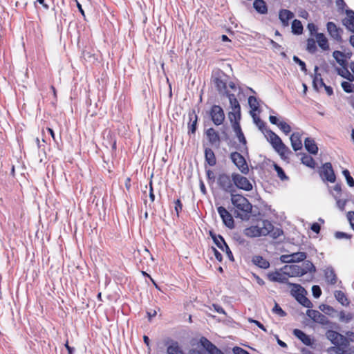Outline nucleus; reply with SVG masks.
I'll return each instance as SVG.
<instances>
[{
	"instance_id": "10",
	"label": "nucleus",
	"mask_w": 354,
	"mask_h": 354,
	"mask_svg": "<svg viewBox=\"0 0 354 354\" xmlns=\"http://www.w3.org/2000/svg\"><path fill=\"white\" fill-rule=\"evenodd\" d=\"M232 178L235 188L237 187L245 191H251L252 189V185L246 177L234 173L232 175Z\"/></svg>"
},
{
	"instance_id": "30",
	"label": "nucleus",
	"mask_w": 354,
	"mask_h": 354,
	"mask_svg": "<svg viewBox=\"0 0 354 354\" xmlns=\"http://www.w3.org/2000/svg\"><path fill=\"white\" fill-rule=\"evenodd\" d=\"M226 97L228 98L230 102V105L232 111H236V114L238 116L240 115V111H241V106L237 100L236 96L233 93H227Z\"/></svg>"
},
{
	"instance_id": "62",
	"label": "nucleus",
	"mask_w": 354,
	"mask_h": 354,
	"mask_svg": "<svg viewBox=\"0 0 354 354\" xmlns=\"http://www.w3.org/2000/svg\"><path fill=\"white\" fill-rule=\"evenodd\" d=\"M232 351L234 354H250L248 351L239 346H234Z\"/></svg>"
},
{
	"instance_id": "37",
	"label": "nucleus",
	"mask_w": 354,
	"mask_h": 354,
	"mask_svg": "<svg viewBox=\"0 0 354 354\" xmlns=\"http://www.w3.org/2000/svg\"><path fill=\"white\" fill-rule=\"evenodd\" d=\"M316 39L318 46L324 50L329 49V45L327 38L323 33H317Z\"/></svg>"
},
{
	"instance_id": "16",
	"label": "nucleus",
	"mask_w": 354,
	"mask_h": 354,
	"mask_svg": "<svg viewBox=\"0 0 354 354\" xmlns=\"http://www.w3.org/2000/svg\"><path fill=\"white\" fill-rule=\"evenodd\" d=\"M327 30L330 36L338 42L342 41V30L338 28L336 24L332 21H329L326 24Z\"/></svg>"
},
{
	"instance_id": "57",
	"label": "nucleus",
	"mask_w": 354,
	"mask_h": 354,
	"mask_svg": "<svg viewBox=\"0 0 354 354\" xmlns=\"http://www.w3.org/2000/svg\"><path fill=\"white\" fill-rule=\"evenodd\" d=\"M283 274H281L279 271L276 270L274 272L268 273L267 276H268V279L270 281L275 282V281L274 280L273 278H275V279L281 278L283 277Z\"/></svg>"
},
{
	"instance_id": "32",
	"label": "nucleus",
	"mask_w": 354,
	"mask_h": 354,
	"mask_svg": "<svg viewBox=\"0 0 354 354\" xmlns=\"http://www.w3.org/2000/svg\"><path fill=\"white\" fill-rule=\"evenodd\" d=\"M332 195L334 199L336 201L337 207L339 209V210L344 211L346 203L348 201V194L347 195H343L342 196H340L332 192Z\"/></svg>"
},
{
	"instance_id": "4",
	"label": "nucleus",
	"mask_w": 354,
	"mask_h": 354,
	"mask_svg": "<svg viewBox=\"0 0 354 354\" xmlns=\"http://www.w3.org/2000/svg\"><path fill=\"white\" fill-rule=\"evenodd\" d=\"M217 184L219 187L226 193L230 194L231 196L236 192V188L232 178L230 176L223 173L220 174L217 178Z\"/></svg>"
},
{
	"instance_id": "29",
	"label": "nucleus",
	"mask_w": 354,
	"mask_h": 354,
	"mask_svg": "<svg viewBox=\"0 0 354 354\" xmlns=\"http://www.w3.org/2000/svg\"><path fill=\"white\" fill-rule=\"evenodd\" d=\"M288 286L292 287L290 290V294L296 300L299 299L301 295L306 293V290L297 283H288Z\"/></svg>"
},
{
	"instance_id": "45",
	"label": "nucleus",
	"mask_w": 354,
	"mask_h": 354,
	"mask_svg": "<svg viewBox=\"0 0 354 354\" xmlns=\"http://www.w3.org/2000/svg\"><path fill=\"white\" fill-rule=\"evenodd\" d=\"M291 255L292 258V263L301 262L304 261L306 258V253L304 252H295L291 254Z\"/></svg>"
},
{
	"instance_id": "36",
	"label": "nucleus",
	"mask_w": 354,
	"mask_h": 354,
	"mask_svg": "<svg viewBox=\"0 0 354 354\" xmlns=\"http://www.w3.org/2000/svg\"><path fill=\"white\" fill-rule=\"evenodd\" d=\"M334 296L336 300L342 306H348L350 304V301H348L346 294L342 290H335Z\"/></svg>"
},
{
	"instance_id": "60",
	"label": "nucleus",
	"mask_w": 354,
	"mask_h": 354,
	"mask_svg": "<svg viewBox=\"0 0 354 354\" xmlns=\"http://www.w3.org/2000/svg\"><path fill=\"white\" fill-rule=\"evenodd\" d=\"M343 52L342 51H339V50H335L333 53V57H334V59L336 60V62H337V59L339 61V60H343L345 62L346 64H348V61L346 60V59H343Z\"/></svg>"
},
{
	"instance_id": "54",
	"label": "nucleus",
	"mask_w": 354,
	"mask_h": 354,
	"mask_svg": "<svg viewBox=\"0 0 354 354\" xmlns=\"http://www.w3.org/2000/svg\"><path fill=\"white\" fill-rule=\"evenodd\" d=\"M319 308L320 310H322V312H324V313H326L327 315H331V313H333L335 311V309L332 306L327 305V304H321L319 306Z\"/></svg>"
},
{
	"instance_id": "53",
	"label": "nucleus",
	"mask_w": 354,
	"mask_h": 354,
	"mask_svg": "<svg viewBox=\"0 0 354 354\" xmlns=\"http://www.w3.org/2000/svg\"><path fill=\"white\" fill-rule=\"evenodd\" d=\"M333 192L335 194H337L338 196H342L343 195H347L348 193L347 191L343 192L342 189L341 184L337 183L330 190V193Z\"/></svg>"
},
{
	"instance_id": "50",
	"label": "nucleus",
	"mask_w": 354,
	"mask_h": 354,
	"mask_svg": "<svg viewBox=\"0 0 354 354\" xmlns=\"http://www.w3.org/2000/svg\"><path fill=\"white\" fill-rule=\"evenodd\" d=\"M342 174L345 178L348 185L351 187H354V179L351 176L350 171L347 169H345L342 171Z\"/></svg>"
},
{
	"instance_id": "19",
	"label": "nucleus",
	"mask_w": 354,
	"mask_h": 354,
	"mask_svg": "<svg viewBox=\"0 0 354 354\" xmlns=\"http://www.w3.org/2000/svg\"><path fill=\"white\" fill-rule=\"evenodd\" d=\"M167 354H185L177 341L169 339L165 342Z\"/></svg>"
},
{
	"instance_id": "52",
	"label": "nucleus",
	"mask_w": 354,
	"mask_h": 354,
	"mask_svg": "<svg viewBox=\"0 0 354 354\" xmlns=\"http://www.w3.org/2000/svg\"><path fill=\"white\" fill-rule=\"evenodd\" d=\"M292 60L294 61L295 63H296L297 64H298L300 66L301 71H302L303 72L306 73V72H307L306 65V63L303 60H301L297 55L293 56Z\"/></svg>"
},
{
	"instance_id": "9",
	"label": "nucleus",
	"mask_w": 354,
	"mask_h": 354,
	"mask_svg": "<svg viewBox=\"0 0 354 354\" xmlns=\"http://www.w3.org/2000/svg\"><path fill=\"white\" fill-rule=\"evenodd\" d=\"M209 115L216 126L222 124L225 120L224 111L219 105H212L209 111Z\"/></svg>"
},
{
	"instance_id": "11",
	"label": "nucleus",
	"mask_w": 354,
	"mask_h": 354,
	"mask_svg": "<svg viewBox=\"0 0 354 354\" xmlns=\"http://www.w3.org/2000/svg\"><path fill=\"white\" fill-rule=\"evenodd\" d=\"M319 174L324 180H327L330 183L335 182L336 176L330 162L323 164L319 170Z\"/></svg>"
},
{
	"instance_id": "3",
	"label": "nucleus",
	"mask_w": 354,
	"mask_h": 354,
	"mask_svg": "<svg viewBox=\"0 0 354 354\" xmlns=\"http://www.w3.org/2000/svg\"><path fill=\"white\" fill-rule=\"evenodd\" d=\"M271 222L268 220L262 221V226H250L243 230V234L250 238L259 237L261 236H267L270 230H268L271 227Z\"/></svg>"
},
{
	"instance_id": "61",
	"label": "nucleus",
	"mask_w": 354,
	"mask_h": 354,
	"mask_svg": "<svg viewBox=\"0 0 354 354\" xmlns=\"http://www.w3.org/2000/svg\"><path fill=\"white\" fill-rule=\"evenodd\" d=\"M339 319L341 321L348 323L352 319V315L351 313L346 315L344 311H341L339 313Z\"/></svg>"
},
{
	"instance_id": "20",
	"label": "nucleus",
	"mask_w": 354,
	"mask_h": 354,
	"mask_svg": "<svg viewBox=\"0 0 354 354\" xmlns=\"http://www.w3.org/2000/svg\"><path fill=\"white\" fill-rule=\"evenodd\" d=\"M213 83L221 95L226 96L230 92L227 90V81L223 80L221 77H215L213 80Z\"/></svg>"
},
{
	"instance_id": "48",
	"label": "nucleus",
	"mask_w": 354,
	"mask_h": 354,
	"mask_svg": "<svg viewBox=\"0 0 354 354\" xmlns=\"http://www.w3.org/2000/svg\"><path fill=\"white\" fill-rule=\"evenodd\" d=\"M352 82H353L349 81H344L342 82L341 86L344 92L347 93H354V84H353Z\"/></svg>"
},
{
	"instance_id": "8",
	"label": "nucleus",
	"mask_w": 354,
	"mask_h": 354,
	"mask_svg": "<svg viewBox=\"0 0 354 354\" xmlns=\"http://www.w3.org/2000/svg\"><path fill=\"white\" fill-rule=\"evenodd\" d=\"M230 158L232 162L236 165V167L240 170L243 174H248L249 172V168L248 163L241 153L238 151H234L230 153Z\"/></svg>"
},
{
	"instance_id": "56",
	"label": "nucleus",
	"mask_w": 354,
	"mask_h": 354,
	"mask_svg": "<svg viewBox=\"0 0 354 354\" xmlns=\"http://www.w3.org/2000/svg\"><path fill=\"white\" fill-rule=\"evenodd\" d=\"M174 204H175L174 209H175V212L176 214V216L179 217L180 213L183 210V203H182L180 199H177L174 201Z\"/></svg>"
},
{
	"instance_id": "33",
	"label": "nucleus",
	"mask_w": 354,
	"mask_h": 354,
	"mask_svg": "<svg viewBox=\"0 0 354 354\" xmlns=\"http://www.w3.org/2000/svg\"><path fill=\"white\" fill-rule=\"evenodd\" d=\"M205 160L209 166H214L216 164V158L213 150L209 147L205 149Z\"/></svg>"
},
{
	"instance_id": "13",
	"label": "nucleus",
	"mask_w": 354,
	"mask_h": 354,
	"mask_svg": "<svg viewBox=\"0 0 354 354\" xmlns=\"http://www.w3.org/2000/svg\"><path fill=\"white\" fill-rule=\"evenodd\" d=\"M326 336L334 344V346L338 344L345 345L347 343L346 337L333 330H328Z\"/></svg>"
},
{
	"instance_id": "6",
	"label": "nucleus",
	"mask_w": 354,
	"mask_h": 354,
	"mask_svg": "<svg viewBox=\"0 0 354 354\" xmlns=\"http://www.w3.org/2000/svg\"><path fill=\"white\" fill-rule=\"evenodd\" d=\"M232 127L240 142V145L236 147V149L241 153H248L247 140L241 129L240 123H238V122H233Z\"/></svg>"
},
{
	"instance_id": "22",
	"label": "nucleus",
	"mask_w": 354,
	"mask_h": 354,
	"mask_svg": "<svg viewBox=\"0 0 354 354\" xmlns=\"http://www.w3.org/2000/svg\"><path fill=\"white\" fill-rule=\"evenodd\" d=\"M189 122L188 124V133L195 134L197 129L198 116L194 109L189 112Z\"/></svg>"
},
{
	"instance_id": "44",
	"label": "nucleus",
	"mask_w": 354,
	"mask_h": 354,
	"mask_svg": "<svg viewBox=\"0 0 354 354\" xmlns=\"http://www.w3.org/2000/svg\"><path fill=\"white\" fill-rule=\"evenodd\" d=\"M252 116L259 130H261L266 135V129H268L266 122H264L259 118H257L255 113H252Z\"/></svg>"
},
{
	"instance_id": "43",
	"label": "nucleus",
	"mask_w": 354,
	"mask_h": 354,
	"mask_svg": "<svg viewBox=\"0 0 354 354\" xmlns=\"http://www.w3.org/2000/svg\"><path fill=\"white\" fill-rule=\"evenodd\" d=\"M273 167H274V170L277 173L278 177L281 180L284 181V180H288L289 179L288 176L286 174L284 170L283 169V168L281 167H280L279 165H277V163H274V162L273 164Z\"/></svg>"
},
{
	"instance_id": "64",
	"label": "nucleus",
	"mask_w": 354,
	"mask_h": 354,
	"mask_svg": "<svg viewBox=\"0 0 354 354\" xmlns=\"http://www.w3.org/2000/svg\"><path fill=\"white\" fill-rule=\"evenodd\" d=\"M292 255L291 254H283L280 257V260L282 263H292Z\"/></svg>"
},
{
	"instance_id": "2",
	"label": "nucleus",
	"mask_w": 354,
	"mask_h": 354,
	"mask_svg": "<svg viewBox=\"0 0 354 354\" xmlns=\"http://www.w3.org/2000/svg\"><path fill=\"white\" fill-rule=\"evenodd\" d=\"M265 136L282 159H286L287 156L292 153L290 149L282 142L280 137L271 129H266Z\"/></svg>"
},
{
	"instance_id": "51",
	"label": "nucleus",
	"mask_w": 354,
	"mask_h": 354,
	"mask_svg": "<svg viewBox=\"0 0 354 354\" xmlns=\"http://www.w3.org/2000/svg\"><path fill=\"white\" fill-rule=\"evenodd\" d=\"M228 118H229V120H230V122L232 123V124H233V122H238V123H240V120L241 118V113L240 112V115L238 116V115L236 114V111H230L228 113Z\"/></svg>"
},
{
	"instance_id": "14",
	"label": "nucleus",
	"mask_w": 354,
	"mask_h": 354,
	"mask_svg": "<svg viewBox=\"0 0 354 354\" xmlns=\"http://www.w3.org/2000/svg\"><path fill=\"white\" fill-rule=\"evenodd\" d=\"M205 134L211 146H215L216 148L219 147L221 143V138L219 133L214 128L210 127L205 130Z\"/></svg>"
},
{
	"instance_id": "40",
	"label": "nucleus",
	"mask_w": 354,
	"mask_h": 354,
	"mask_svg": "<svg viewBox=\"0 0 354 354\" xmlns=\"http://www.w3.org/2000/svg\"><path fill=\"white\" fill-rule=\"evenodd\" d=\"M248 104L251 109L250 113H254L255 111H258L259 109V104L257 98L254 96H250L248 97Z\"/></svg>"
},
{
	"instance_id": "42",
	"label": "nucleus",
	"mask_w": 354,
	"mask_h": 354,
	"mask_svg": "<svg viewBox=\"0 0 354 354\" xmlns=\"http://www.w3.org/2000/svg\"><path fill=\"white\" fill-rule=\"evenodd\" d=\"M301 271L304 272V274L308 272H315L316 271V268L310 261L306 260L303 263Z\"/></svg>"
},
{
	"instance_id": "15",
	"label": "nucleus",
	"mask_w": 354,
	"mask_h": 354,
	"mask_svg": "<svg viewBox=\"0 0 354 354\" xmlns=\"http://www.w3.org/2000/svg\"><path fill=\"white\" fill-rule=\"evenodd\" d=\"M281 270L283 274L290 277L304 275V272L301 271V267L297 265L284 266Z\"/></svg>"
},
{
	"instance_id": "27",
	"label": "nucleus",
	"mask_w": 354,
	"mask_h": 354,
	"mask_svg": "<svg viewBox=\"0 0 354 354\" xmlns=\"http://www.w3.org/2000/svg\"><path fill=\"white\" fill-rule=\"evenodd\" d=\"M304 147L306 151L310 154L316 155L318 153V147L314 139L311 138H306L305 139Z\"/></svg>"
},
{
	"instance_id": "12",
	"label": "nucleus",
	"mask_w": 354,
	"mask_h": 354,
	"mask_svg": "<svg viewBox=\"0 0 354 354\" xmlns=\"http://www.w3.org/2000/svg\"><path fill=\"white\" fill-rule=\"evenodd\" d=\"M217 212L222 219L223 224L230 229L234 227V220L232 214L223 206L217 207Z\"/></svg>"
},
{
	"instance_id": "18",
	"label": "nucleus",
	"mask_w": 354,
	"mask_h": 354,
	"mask_svg": "<svg viewBox=\"0 0 354 354\" xmlns=\"http://www.w3.org/2000/svg\"><path fill=\"white\" fill-rule=\"evenodd\" d=\"M269 120L271 124L277 125L286 135L290 133L292 130L291 127L284 121H279L277 116L270 115Z\"/></svg>"
},
{
	"instance_id": "34",
	"label": "nucleus",
	"mask_w": 354,
	"mask_h": 354,
	"mask_svg": "<svg viewBox=\"0 0 354 354\" xmlns=\"http://www.w3.org/2000/svg\"><path fill=\"white\" fill-rule=\"evenodd\" d=\"M253 8L261 15H265L268 12V6L264 0H254Z\"/></svg>"
},
{
	"instance_id": "25",
	"label": "nucleus",
	"mask_w": 354,
	"mask_h": 354,
	"mask_svg": "<svg viewBox=\"0 0 354 354\" xmlns=\"http://www.w3.org/2000/svg\"><path fill=\"white\" fill-rule=\"evenodd\" d=\"M294 17V14L289 10L281 9L279 13V18L283 26L289 24V21Z\"/></svg>"
},
{
	"instance_id": "49",
	"label": "nucleus",
	"mask_w": 354,
	"mask_h": 354,
	"mask_svg": "<svg viewBox=\"0 0 354 354\" xmlns=\"http://www.w3.org/2000/svg\"><path fill=\"white\" fill-rule=\"evenodd\" d=\"M297 301L303 306L310 308L313 307L312 302L305 296V294L301 295Z\"/></svg>"
},
{
	"instance_id": "5",
	"label": "nucleus",
	"mask_w": 354,
	"mask_h": 354,
	"mask_svg": "<svg viewBox=\"0 0 354 354\" xmlns=\"http://www.w3.org/2000/svg\"><path fill=\"white\" fill-rule=\"evenodd\" d=\"M209 236L212 239L214 244L222 251L225 252L228 259L231 261H234L233 254L226 243L223 236L221 234H216L212 231H209Z\"/></svg>"
},
{
	"instance_id": "55",
	"label": "nucleus",
	"mask_w": 354,
	"mask_h": 354,
	"mask_svg": "<svg viewBox=\"0 0 354 354\" xmlns=\"http://www.w3.org/2000/svg\"><path fill=\"white\" fill-rule=\"evenodd\" d=\"M272 312L280 317H285L286 315V313L281 308V307L277 304L275 303Z\"/></svg>"
},
{
	"instance_id": "24",
	"label": "nucleus",
	"mask_w": 354,
	"mask_h": 354,
	"mask_svg": "<svg viewBox=\"0 0 354 354\" xmlns=\"http://www.w3.org/2000/svg\"><path fill=\"white\" fill-rule=\"evenodd\" d=\"M293 335L297 337L306 346H311L313 344V339L310 337L306 335L304 331L300 329H294Z\"/></svg>"
},
{
	"instance_id": "39",
	"label": "nucleus",
	"mask_w": 354,
	"mask_h": 354,
	"mask_svg": "<svg viewBox=\"0 0 354 354\" xmlns=\"http://www.w3.org/2000/svg\"><path fill=\"white\" fill-rule=\"evenodd\" d=\"M301 161L302 164L311 169H314L315 167V161L314 158L308 154L303 153L301 158Z\"/></svg>"
},
{
	"instance_id": "17",
	"label": "nucleus",
	"mask_w": 354,
	"mask_h": 354,
	"mask_svg": "<svg viewBox=\"0 0 354 354\" xmlns=\"http://www.w3.org/2000/svg\"><path fill=\"white\" fill-rule=\"evenodd\" d=\"M337 63L342 66V68H337V72L339 75L346 79L349 82L354 81V75L350 73L348 69V64H346L343 60H338Z\"/></svg>"
},
{
	"instance_id": "35",
	"label": "nucleus",
	"mask_w": 354,
	"mask_h": 354,
	"mask_svg": "<svg viewBox=\"0 0 354 354\" xmlns=\"http://www.w3.org/2000/svg\"><path fill=\"white\" fill-rule=\"evenodd\" d=\"M252 261L255 266L261 268L267 269L270 267L269 261L261 256H254Z\"/></svg>"
},
{
	"instance_id": "28",
	"label": "nucleus",
	"mask_w": 354,
	"mask_h": 354,
	"mask_svg": "<svg viewBox=\"0 0 354 354\" xmlns=\"http://www.w3.org/2000/svg\"><path fill=\"white\" fill-rule=\"evenodd\" d=\"M324 277L328 283L335 285L337 283V278L334 269L332 267H328L324 270Z\"/></svg>"
},
{
	"instance_id": "1",
	"label": "nucleus",
	"mask_w": 354,
	"mask_h": 354,
	"mask_svg": "<svg viewBox=\"0 0 354 354\" xmlns=\"http://www.w3.org/2000/svg\"><path fill=\"white\" fill-rule=\"evenodd\" d=\"M231 203L237 209L234 212L236 218L242 220H248L250 217V214H252L254 216L257 214L255 212H253V206L248 199L241 194H232Z\"/></svg>"
},
{
	"instance_id": "31",
	"label": "nucleus",
	"mask_w": 354,
	"mask_h": 354,
	"mask_svg": "<svg viewBox=\"0 0 354 354\" xmlns=\"http://www.w3.org/2000/svg\"><path fill=\"white\" fill-rule=\"evenodd\" d=\"M319 70V67L317 66H315V75L313 80V86L315 90L318 91L319 86L324 87L325 86V83L322 77H320V73H318L317 71Z\"/></svg>"
},
{
	"instance_id": "21",
	"label": "nucleus",
	"mask_w": 354,
	"mask_h": 354,
	"mask_svg": "<svg viewBox=\"0 0 354 354\" xmlns=\"http://www.w3.org/2000/svg\"><path fill=\"white\" fill-rule=\"evenodd\" d=\"M346 17L342 20V24L351 32L354 33V10L349 8L345 10Z\"/></svg>"
},
{
	"instance_id": "59",
	"label": "nucleus",
	"mask_w": 354,
	"mask_h": 354,
	"mask_svg": "<svg viewBox=\"0 0 354 354\" xmlns=\"http://www.w3.org/2000/svg\"><path fill=\"white\" fill-rule=\"evenodd\" d=\"M335 237L337 239H350L352 237V235L348 234L346 232L337 231L335 233Z\"/></svg>"
},
{
	"instance_id": "7",
	"label": "nucleus",
	"mask_w": 354,
	"mask_h": 354,
	"mask_svg": "<svg viewBox=\"0 0 354 354\" xmlns=\"http://www.w3.org/2000/svg\"><path fill=\"white\" fill-rule=\"evenodd\" d=\"M306 315L315 323H318L322 326H328L330 328L333 327V324L328 317L317 310L308 309L306 310Z\"/></svg>"
},
{
	"instance_id": "38",
	"label": "nucleus",
	"mask_w": 354,
	"mask_h": 354,
	"mask_svg": "<svg viewBox=\"0 0 354 354\" xmlns=\"http://www.w3.org/2000/svg\"><path fill=\"white\" fill-rule=\"evenodd\" d=\"M292 32L295 35H299L303 33L304 27L301 22L298 19H294L292 22Z\"/></svg>"
},
{
	"instance_id": "58",
	"label": "nucleus",
	"mask_w": 354,
	"mask_h": 354,
	"mask_svg": "<svg viewBox=\"0 0 354 354\" xmlns=\"http://www.w3.org/2000/svg\"><path fill=\"white\" fill-rule=\"evenodd\" d=\"M312 294L316 299L319 298L322 295V290L318 285H314L312 287Z\"/></svg>"
},
{
	"instance_id": "46",
	"label": "nucleus",
	"mask_w": 354,
	"mask_h": 354,
	"mask_svg": "<svg viewBox=\"0 0 354 354\" xmlns=\"http://www.w3.org/2000/svg\"><path fill=\"white\" fill-rule=\"evenodd\" d=\"M270 227H271L268 229L270 230L268 235H270L272 238L277 239L283 234V232L281 229L274 227L272 223Z\"/></svg>"
},
{
	"instance_id": "63",
	"label": "nucleus",
	"mask_w": 354,
	"mask_h": 354,
	"mask_svg": "<svg viewBox=\"0 0 354 354\" xmlns=\"http://www.w3.org/2000/svg\"><path fill=\"white\" fill-rule=\"evenodd\" d=\"M307 28L311 35H314L317 33V28L313 23H309L307 26Z\"/></svg>"
},
{
	"instance_id": "26",
	"label": "nucleus",
	"mask_w": 354,
	"mask_h": 354,
	"mask_svg": "<svg viewBox=\"0 0 354 354\" xmlns=\"http://www.w3.org/2000/svg\"><path fill=\"white\" fill-rule=\"evenodd\" d=\"M349 346V341L347 339V343L345 345L338 344L335 346H331L328 349V353H335V354H351Z\"/></svg>"
},
{
	"instance_id": "47",
	"label": "nucleus",
	"mask_w": 354,
	"mask_h": 354,
	"mask_svg": "<svg viewBox=\"0 0 354 354\" xmlns=\"http://www.w3.org/2000/svg\"><path fill=\"white\" fill-rule=\"evenodd\" d=\"M306 50L311 54L317 51L316 41L314 39L309 38L307 39Z\"/></svg>"
},
{
	"instance_id": "23",
	"label": "nucleus",
	"mask_w": 354,
	"mask_h": 354,
	"mask_svg": "<svg viewBox=\"0 0 354 354\" xmlns=\"http://www.w3.org/2000/svg\"><path fill=\"white\" fill-rule=\"evenodd\" d=\"M292 147L295 151L302 149L301 135L299 132H294L290 137Z\"/></svg>"
},
{
	"instance_id": "41",
	"label": "nucleus",
	"mask_w": 354,
	"mask_h": 354,
	"mask_svg": "<svg viewBox=\"0 0 354 354\" xmlns=\"http://www.w3.org/2000/svg\"><path fill=\"white\" fill-rule=\"evenodd\" d=\"M201 345L209 353L215 345L212 343L207 338L202 337L200 339Z\"/></svg>"
}]
</instances>
